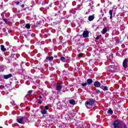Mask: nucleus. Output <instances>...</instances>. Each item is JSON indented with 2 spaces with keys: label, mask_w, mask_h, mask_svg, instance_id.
<instances>
[{
  "label": "nucleus",
  "mask_w": 128,
  "mask_h": 128,
  "mask_svg": "<svg viewBox=\"0 0 128 128\" xmlns=\"http://www.w3.org/2000/svg\"><path fill=\"white\" fill-rule=\"evenodd\" d=\"M113 126H114V128H120V121H114L113 124Z\"/></svg>",
  "instance_id": "f257e3e1"
},
{
  "label": "nucleus",
  "mask_w": 128,
  "mask_h": 128,
  "mask_svg": "<svg viewBox=\"0 0 128 128\" xmlns=\"http://www.w3.org/2000/svg\"><path fill=\"white\" fill-rule=\"evenodd\" d=\"M48 110V106H46L44 107V109L42 110L40 112L42 114H43V115L46 114Z\"/></svg>",
  "instance_id": "f03ea898"
},
{
  "label": "nucleus",
  "mask_w": 128,
  "mask_h": 128,
  "mask_svg": "<svg viewBox=\"0 0 128 128\" xmlns=\"http://www.w3.org/2000/svg\"><path fill=\"white\" fill-rule=\"evenodd\" d=\"M62 88V84H58L56 86V90L58 92H60Z\"/></svg>",
  "instance_id": "7ed1b4c3"
},
{
  "label": "nucleus",
  "mask_w": 128,
  "mask_h": 128,
  "mask_svg": "<svg viewBox=\"0 0 128 128\" xmlns=\"http://www.w3.org/2000/svg\"><path fill=\"white\" fill-rule=\"evenodd\" d=\"M4 16H6V13H2L1 16H2V18H4V20L6 22V24H8L10 22V20H8V19L4 18Z\"/></svg>",
  "instance_id": "20e7f679"
},
{
  "label": "nucleus",
  "mask_w": 128,
  "mask_h": 128,
  "mask_svg": "<svg viewBox=\"0 0 128 128\" xmlns=\"http://www.w3.org/2000/svg\"><path fill=\"white\" fill-rule=\"evenodd\" d=\"M12 76V74H8L7 75H3V78L4 80H8V78H10Z\"/></svg>",
  "instance_id": "39448f33"
},
{
  "label": "nucleus",
  "mask_w": 128,
  "mask_h": 128,
  "mask_svg": "<svg viewBox=\"0 0 128 128\" xmlns=\"http://www.w3.org/2000/svg\"><path fill=\"white\" fill-rule=\"evenodd\" d=\"M122 66L124 68H128V59H124L123 61Z\"/></svg>",
  "instance_id": "423d86ee"
},
{
  "label": "nucleus",
  "mask_w": 128,
  "mask_h": 128,
  "mask_svg": "<svg viewBox=\"0 0 128 128\" xmlns=\"http://www.w3.org/2000/svg\"><path fill=\"white\" fill-rule=\"evenodd\" d=\"M83 38H86L88 36V31H84L82 34Z\"/></svg>",
  "instance_id": "0eeeda50"
},
{
  "label": "nucleus",
  "mask_w": 128,
  "mask_h": 128,
  "mask_svg": "<svg viewBox=\"0 0 128 128\" xmlns=\"http://www.w3.org/2000/svg\"><path fill=\"white\" fill-rule=\"evenodd\" d=\"M94 86H95V88H100V82L96 81L94 82Z\"/></svg>",
  "instance_id": "6e6552de"
},
{
  "label": "nucleus",
  "mask_w": 128,
  "mask_h": 128,
  "mask_svg": "<svg viewBox=\"0 0 128 128\" xmlns=\"http://www.w3.org/2000/svg\"><path fill=\"white\" fill-rule=\"evenodd\" d=\"M86 102H88L89 104H91V106H92L94 104V100L92 99L89 100Z\"/></svg>",
  "instance_id": "1a4fd4ad"
},
{
  "label": "nucleus",
  "mask_w": 128,
  "mask_h": 128,
  "mask_svg": "<svg viewBox=\"0 0 128 128\" xmlns=\"http://www.w3.org/2000/svg\"><path fill=\"white\" fill-rule=\"evenodd\" d=\"M88 20L89 22H92V20H94V15H92L88 16Z\"/></svg>",
  "instance_id": "9d476101"
},
{
  "label": "nucleus",
  "mask_w": 128,
  "mask_h": 128,
  "mask_svg": "<svg viewBox=\"0 0 128 128\" xmlns=\"http://www.w3.org/2000/svg\"><path fill=\"white\" fill-rule=\"evenodd\" d=\"M17 122L18 124H24V119L22 118H18Z\"/></svg>",
  "instance_id": "9b49d317"
},
{
  "label": "nucleus",
  "mask_w": 128,
  "mask_h": 128,
  "mask_svg": "<svg viewBox=\"0 0 128 128\" xmlns=\"http://www.w3.org/2000/svg\"><path fill=\"white\" fill-rule=\"evenodd\" d=\"M69 104H72L73 106H74V104H76V101H74L72 99H71L69 100Z\"/></svg>",
  "instance_id": "f8f14e48"
},
{
  "label": "nucleus",
  "mask_w": 128,
  "mask_h": 128,
  "mask_svg": "<svg viewBox=\"0 0 128 128\" xmlns=\"http://www.w3.org/2000/svg\"><path fill=\"white\" fill-rule=\"evenodd\" d=\"M92 84V79L88 78L87 80V84Z\"/></svg>",
  "instance_id": "ddd939ff"
},
{
  "label": "nucleus",
  "mask_w": 128,
  "mask_h": 128,
  "mask_svg": "<svg viewBox=\"0 0 128 128\" xmlns=\"http://www.w3.org/2000/svg\"><path fill=\"white\" fill-rule=\"evenodd\" d=\"M86 106L87 108H92V104H88V102H86Z\"/></svg>",
  "instance_id": "4468645a"
},
{
  "label": "nucleus",
  "mask_w": 128,
  "mask_h": 128,
  "mask_svg": "<svg viewBox=\"0 0 128 128\" xmlns=\"http://www.w3.org/2000/svg\"><path fill=\"white\" fill-rule=\"evenodd\" d=\"M0 48H1V50H2V52H6V48H4V45L0 46Z\"/></svg>",
  "instance_id": "2eb2a0df"
},
{
  "label": "nucleus",
  "mask_w": 128,
  "mask_h": 128,
  "mask_svg": "<svg viewBox=\"0 0 128 128\" xmlns=\"http://www.w3.org/2000/svg\"><path fill=\"white\" fill-rule=\"evenodd\" d=\"M54 60V57L53 56H47L46 58V60Z\"/></svg>",
  "instance_id": "dca6fc26"
},
{
  "label": "nucleus",
  "mask_w": 128,
  "mask_h": 128,
  "mask_svg": "<svg viewBox=\"0 0 128 128\" xmlns=\"http://www.w3.org/2000/svg\"><path fill=\"white\" fill-rule=\"evenodd\" d=\"M109 14H110V20H112V10H109Z\"/></svg>",
  "instance_id": "f3484780"
},
{
  "label": "nucleus",
  "mask_w": 128,
  "mask_h": 128,
  "mask_svg": "<svg viewBox=\"0 0 128 128\" xmlns=\"http://www.w3.org/2000/svg\"><path fill=\"white\" fill-rule=\"evenodd\" d=\"M106 32H108V30L105 28H103V30H102V31L101 32L103 34H106Z\"/></svg>",
  "instance_id": "a211bd4d"
},
{
  "label": "nucleus",
  "mask_w": 128,
  "mask_h": 128,
  "mask_svg": "<svg viewBox=\"0 0 128 128\" xmlns=\"http://www.w3.org/2000/svg\"><path fill=\"white\" fill-rule=\"evenodd\" d=\"M101 88H102L103 90H104V91H106V90H108V86H102V87H101Z\"/></svg>",
  "instance_id": "6ab92c4d"
},
{
  "label": "nucleus",
  "mask_w": 128,
  "mask_h": 128,
  "mask_svg": "<svg viewBox=\"0 0 128 128\" xmlns=\"http://www.w3.org/2000/svg\"><path fill=\"white\" fill-rule=\"evenodd\" d=\"M60 60L62 62H66V58L62 56Z\"/></svg>",
  "instance_id": "aec40b11"
},
{
  "label": "nucleus",
  "mask_w": 128,
  "mask_h": 128,
  "mask_svg": "<svg viewBox=\"0 0 128 128\" xmlns=\"http://www.w3.org/2000/svg\"><path fill=\"white\" fill-rule=\"evenodd\" d=\"M108 114H114V112H112V110L110 109L108 110Z\"/></svg>",
  "instance_id": "412c9836"
},
{
  "label": "nucleus",
  "mask_w": 128,
  "mask_h": 128,
  "mask_svg": "<svg viewBox=\"0 0 128 128\" xmlns=\"http://www.w3.org/2000/svg\"><path fill=\"white\" fill-rule=\"evenodd\" d=\"M25 28H28V29L30 28V24H26Z\"/></svg>",
  "instance_id": "4be33fe9"
},
{
  "label": "nucleus",
  "mask_w": 128,
  "mask_h": 128,
  "mask_svg": "<svg viewBox=\"0 0 128 128\" xmlns=\"http://www.w3.org/2000/svg\"><path fill=\"white\" fill-rule=\"evenodd\" d=\"M4 68L2 66L0 67V72H4Z\"/></svg>",
  "instance_id": "5701e85b"
},
{
  "label": "nucleus",
  "mask_w": 128,
  "mask_h": 128,
  "mask_svg": "<svg viewBox=\"0 0 128 128\" xmlns=\"http://www.w3.org/2000/svg\"><path fill=\"white\" fill-rule=\"evenodd\" d=\"M32 90H30L28 92V95L29 96H30L32 95Z\"/></svg>",
  "instance_id": "b1692460"
},
{
  "label": "nucleus",
  "mask_w": 128,
  "mask_h": 128,
  "mask_svg": "<svg viewBox=\"0 0 128 128\" xmlns=\"http://www.w3.org/2000/svg\"><path fill=\"white\" fill-rule=\"evenodd\" d=\"M0 90H4V85H0Z\"/></svg>",
  "instance_id": "393cba45"
},
{
  "label": "nucleus",
  "mask_w": 128,
  "mask_h": 128,
  "mask_svg": "<svg viewBox=\"0 0 128 128\" xmlns=\"http://www.w3.org/2000/svg\"><path fill=\"white\" fill-rule=\"evenodd\" d=\"M82 86H88V83L87 82H85V83H82Z\"/></svg>",
  "instance_id": "a878e982"
},
{
  "label": "nucleus",
  "mask_w": 128,
  "mask_h": 128,
  "mask_svg": "<svg viewBox=\"0 0 128 128\" xmlns=\"http://www.w3.org/2000/svg\"><path fill=\"white\" fill-rule=\"evenodd\" d=\"M95 90H96V94H100V90H98L96 88H95Z\"/></svg>",
  "instance_id": "bb28decb"
},
{
  "label": "nucleus",
  "mask_w": 128,
  "mask_h": 128,
  "mask_svg": "<svg viewBox=\"0 0 128 128\" xmlns=\"http://www.w3.org/2000/svg\"><path fill=\"white\" fill-rule=\"evenodd\" d=\"M39 24H40V22H36V26H38Z\"/></svg>",
  "instance_id": "cd10ccee"
},
{
  "label": "nucleus",
  "mask_w": 128,
  "mask_h": 128,
  "mask_svg": "<svg viewBox=\"0 0 128 128\" xmlns=\"http://www.w3.org/2000/svg\"><path fill=\"white\" fill-rule=\"evenodd\" d=\"M114 68V66H108V68Z\"/></svg>",
  "instance_id": "c85d7f7f"
},
{
  "label": "nucleus",
  "mask_w": 128,
  "mask_h": 128,
  "mask_svg": "<svg viewBox=\"0 0 128 128\" xmlns=\"http://www.w3.org/2000/svg\"><path fill=\"white\" fill-rule=\"evenodd\" d=\"M38 104H42V101H41V100L38 101Z\"/></svg>",
  "instance_id": "c756f323"
},
{
  "label": "nucleus",
  "mask_w": 128,
  "mask_h": 128,
  "mask_svg": "<svg viewBox=\"0 0 128 128\" xmlns=\"http://www.w3.org/2000/svg\"><path fill=\"white\" fill-rule=\"evenodd\" d=\"M100 36H98L96 38V40H100Z\"/></svg>",
  "instance_id": "7c9ffc66"
},
{
  "label": "nucleus",
  "mask_w": 128,
  "mask_h": 128,
  "mask_svg": "<svg viewBox=\"0 0 128 128\" xmlns=\"http://www.w3.org/2000/svg\"><path fill=\"white\" fill-rule=\"evenodd\" d=\"M79 58H82V54H80L78 55Z\"/></svg>",
  "instance_id": "2f4dec72"
},
{
  "label": "nucleus",
  "mask_w": 128,
  "mask_h": 128,
  "mask_svg": "<svg viewBox=\"0 0 128 128\" xmlns=\"http://www.w3.org/2000/svg\"><path fill=\"white\" fill-rule=\"evenodd\" d=\"M16 4H20V2H15Z\"/></svg>",
  "instance_id": "473e14b6"
},
{
  "label": "nucleus",
  "mask_w": 128,
  "mask_h": 128,
  "mask_svg": "<svg viewBox=\"0 0 128 128\" xmlns=\"http://www.w3.org/2000/svg\"><path fill=\"white\" fill-rule=\"evenodd\" d=\"M113 8H114L115 10H116V8H116V6H113Z\"/></svg>",
  "instance_id": "72a5a7b5"
},
{
  "label": "nucleus",
  "mask_w": 128,
  "mask_h": 128,
  "mask_svg": "<svg viewBox=\"0 0 128 128\" xmlns=\"http://www.w3.org/2000/svg\"><path fill=\"white\" fill-rule=\"evenodd\" d=\"M22 8H24V4H22L21 5Z\"/></svg>",
  "instance_id": "f704fd0d"
},
{
  "label": "nucleus",
  "mask_w": 128,
  "mask_h": 128,
  "mask_svg": "<svg viewBox=\"0 0 128 128\" xmlns=\"http://www.w3.org/2000/svg\"><path fill=\"white\" fill-rule=\"evenodd\" d=\"M39 98L40 99L42 98V96H39Z\"/></svg>",
  "instance_id": "c9c22d12"
},
{
  "label": "nucleus",
  "mask_w": 128,
  "mask_h": 128,
  "mask_svg": "<svg viewBox=\"0 0 128 128\" xmlns=\"http://www.w3.org/2000/svg\"><path fill=\"white\" fill-rule=\"evenodd\" d=\"M124 128H128V127H126V126L124 125Z\"/></svg>",
  "instance_id": "e433bc0d"
},
{
  "label": "nucleus",
  "mask_w": 128,
  "mask_h": 128,
  "mask_svg": "<svg viewBox=\"0 0 128 128\" xmlns=\"http://www.w3.org/2000/svg\"><path fill=\"white\" fill-rule=\"evenodd\" d=\"M8 0H4V2H8Z\"/></svg>",
  "instance_id": "4c0bfd02"
},
{
  "label": "nucleus",
  "mask_w": 128,
  "mask_h": 128,
  "mask_svg": "<svg viewBox=\"0 0 128 128\" xmlns=\"http://www.w3.org/2000/svg\"><path fill=\"white\" fill-rule=\"evenodd\" d=\"M80 124H81V126H82V122H80Z\"/></svg>",
  "instance_id": "58836bf2"
},
{
  "label": "nucleus",
  "mask_w": 128,
  "mask_h": 128,
  "mask_svg": "<svg viewBox=\"0 0 128 128\" xmlns=\"http://www.w3.org/2000/svg\"><path fill=\"white\" fill-rule=\"evenodd\" d=\"M92 8H94V6H92Z\"/></svg>",
  "instance_id": "ea45409f"
},
{
  "label": "nucleus",
  "mask_w": 128,
  "mask_h": 128,
  "mask_svg": "<svg viewBox=\"0 0 128 128\" xmlns=\"http://www.w3.org/2000/svg\"><path fill=\"white\" fill-rule=\"evenodd\" d=\"M0 128H3L2 127V126H0Z\"/></svg>",
  "instance_id": "a19ab883"
},
{
  "label": "nucleus",
  "mask_w": 128,
  "mask_h": 128,
  "mask_svg": "<svg viewBox=\"0 0 128 128\" xmlns=\"http://www.w3.org/2000/svg\"><path fill=\"white\" fill-rule=\"evenodd\" d=\"M80 128H82V126H80Z\"/></svg>",
  "instance_id": "79ce46f5"
},
{
  "label": "nucleus",
  "mask_w": 128,
  "mask_h": 128,
  "mask_svg": "<svg viewBox=\"0 0 128 128\" xmlns=\"http://www.w3.org/2000/svg\"><path fill=\"white\" fill-rule=\"evenodd\" d=\"M24 10H26V9H24Z\"/></svg>",
  "instance_id": "37998d69"
}]
</instances>
